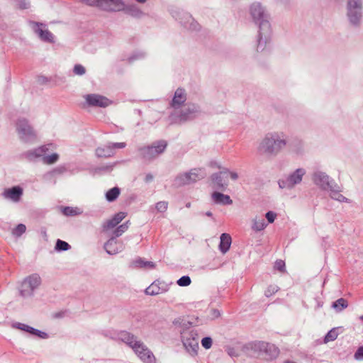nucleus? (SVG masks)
Masks as SVG:
<instances>
[{
    "mask_svg": "<svg viewBox=\"0 0 363 363\" xmlns=\"http://www.w3.org/2000/svg\"><path fill=\"white\" fill-rule=\"evenodd\" d=\"M254 350L257 357L265 360L276 358L279 353L278 348L274 345L266 342H259L255 344Z\"/></svg>",
    "mask_w": 363,
    "mask_h": 363,
    "instance_id": "1",
    "label": "nucleus"
},
{
    "mask_svg": "<svg viewBox=\"0 0 363 363\" xmlns=\"http://www.w3.org/2000/svg\"><path fill=\"white\" fill-rule=\"evenodd\" d=\"M167 145V141L164 140L155 141L151 145L142 147L140 152L144 158L152 160L162 154Z\"/></svg>",
    "mask_w": 363,
    "mask_h": 363,
    "instance_id": "2",
    "label": "nucleus"
},
{
    "mask_svg": "<svg viewBox=\"0 0 363 363\" xmlns=\"http://www.w3.org/2000/svg\"><path fill=\"white\" fill-rule=\"evenodd\" d=\"M84 1L89 6L101 7L110 12L123 11L125 6L122 0H84Z\"/></svg>",
    "mask_w": 363,
    "mask_h": 363,
    "instance_id": "3",
    "label": "nucleus"
},
{
    "mask_svg": "<svg viewBox=\"0 0 363 363\" xmlns=\"http://www.w3.org/2000/svg\"><path fill=\"white\" fill-rule=\"evenodd\" d=\"M128 228V223H123L114 230L113 235L107 236L109 238V240L105 244V249L108 254L114 255L121 250L122 245L116 240V238L126 231Z\"/></svg>",
    "mask_w": 363,
    "mask_h": 363,
    "instance_id": "4",
    "label": "nucleus"
},
{
    "mask_svg": "<svg viewBox=\"0 0 363 363\" xmlns=\"http://www.w3.org/2000/svg\"><path fill=\"white\" fill-rule=\"evenodd\" d=\"M126 216L124 212H119L116 213L111 218L107 220L102 226V233L106 236L113 235V232L117 226Z\"/></svg>",
    "mask_w": 363,
    "mask_h": 363,
    "instance_id": "5",
    "label": "nucleus"
},
{
    "mask_svg": "<svg viewBox=\"0 0 363 363\" xmlns=\"http://www.w3.org/2000/svg\"><path fill=\"white\" fill-rule=\"evenodd\" d=\"M196 333L194 331H184L182 333V342L186 350L192 354H196L199 349V342L196 339Z\"/></svg>",
    "mask_w": 363,
    "mask_h": 363,
    "instance_id": "6",
    "label": "nucleus"
},
{
    "mask_svg": "<svg viewBox=\"0 0 363 363\" xmlns=\"http://www.w3.org/2000/svg\"><path fill=\"white\" fill-rule=\"evenodd\" d=\"M40 284V278L38 275H31L26 279L21 284V294L22 296L30 294Z\"/></svg>",
    "mask_w": 363,
    "mask_h": 363,
    "instance_id": "7",
    "label": "nucleus"
},
{
    "mask_svg": "<svg viewBox=\"0 0 363 363\" xmlns=\"http://www.w3.org/2000/svg\"><path fill=\"white\" fill-rule=\"evenodd\" d=\"M85 100L89 106L105 108L112 104L108 98L99 94H87Z\"/></svg>",
    "mask_w": 363,
    "mask_h": 363,
    "instance_id": "8",
    "label": "nucleus"
},
{
    "mask_svg": "<svg viewBox=\"0 0 363 363\" xmlns=\"http://www.w3.org/2000/svg\"><path fill=\"white\" fill-rule=\"evenodd\" d=\"M286 141L283 139H279L277 136L272 135L267 137L264 141L263 145L269 152L278 150L282 147L286 145Z\"/></svg>",
    "mask_w": 363,
    "mask_h": 363,
    "instance_id": "9",
    "label": "nucleus"
},
{
    "mask_svg": "<svg viewBox=\"0 0 363 363\" xmlns=\"http://www.w3.org/2000/svg\"><path fill=\"white\" fill-rule=\"evenodd\" d=\"M134 352L144 363L156 362L154 354L143 343Z\"/></svg>",
    "mask_w": 363,
    "mask_h": 363,
    "instance_id": "10",
    "label": "nucleus"
},
{
    "mask_svg": "<svg viewBox=\"0 0 363 363\" xmlns=\"http://www.w3.org/2000/svg\"><path fill=\"white\" fill-rule=\"evenodd\" d=\"M23 192V190L21 186H16L6 189L3 192V196L4 198L10 199L13 202H18L20 201Z\"/></svg>",
    "mask_w": 363,
    "mask_h": 363,
    "instance_id": "11",
    "label": "nucleus"
},
{
    "mask_svg": "<svg viewBox=\"0 0 363 363\" xmlns=\"http://www.w3.org/2000/svg\"><path fill=\"white\" fill-rule=\"evenodd\" d=\"M132 267L135 269H152L155 267V264L151 261L138 258L132 262Z\"/></svg>",
    "mask_w": 363,
    "mask_h": 363,
    "instance_id": "12",
    "label": "nucleus"
},
{
    "mask_svg": "<svg viewBox=\"0 0 363 363\" xmlns=\"http://www.w3.org/2000/svg\"><path fill=\"white\" fill-rule=\"evenodd\" d=\"M186 101V94L182 89H177L175 91L174 98L171 103V106L178 108L182 105Z\"/></svg>",
    "mask_w": 363,
    "mask_h": 363,
    "instance_id": "13",
    "label": "nucleus"
},
{
    "mask_svg": "<svg viewBox=\"0 0 363 363\" xmlns=\"http://www.w3.org/2000/svg\"><path fill=\"white\" fill-rule=\"evenodd\" d=\"M232 243L231 236L228 233H223L220 235L219 249L223 253H225L230 247Z\"/></svg>",
    "mask_w": 363,
    "mask_h": 363,
    "instance_id": "14",
    "label": "nucleus"
},
{
    "mask_svg": "<svg viewBox=\"0 0 363 363\" xmlns=\"http://www.w3.org/2000/svg\"><path fill=\"white\" fill-rule=\"evenodd\" d=\"M121 339L127 345H128L134 351L138 348L139 345L142 343L135 340V337L130 333H124L121 336Z\"/></svg>",
    "mask_w": 363,
    "mask_h": 363,
    "instance_id": "15",
    "label": "nucleus"
},
{
    "mask_svg": "<svg viewBox=\"0 0 363 363\" xmlns=\"http://www.w3.org/2000/svg\"><path fill=\"white\" fill-rule=\"evenodd\" d=\"M16 328L20 330L26 331L29 333L35 335L41 338H46L48 337L47 333H45L44 332L39 331L38 330H35V329H34L28 325H26L25 324L18 323Z\"/></svg>",
    "mask_w": 363,
    "mask_h": 363,
    "instance_id": "16",
    "label": "nucleus"
},
{
    "mask_svg": "<svg viewBox=\"0 0 363 363\" xmlns=\"http://www.w3.org/2000/svg\"><path fill=\"white\" fill-rule=\"evenodd\" d=\"M98 157H109L113 155L114 152L111 150L109 145L98 147L96 150Z\"/></svg>",
    "mask_w": 363,
    "mask_h": 363,
    "instance_id": "17",
    "label": "nucleus"
},
{
    "mask_svg": "<svg viewBox=\"0 0 363 363\" xmlns=\"http://www.w3.org/2000/svg\"><path fill=\"white\" fill-rule=\"evenodd\" d=\"M120 194V188L115 186L108 190L106 193L105 196L108 201L112 202L116 200V199L119 196Z\"/></svg>",
    "mask_w": 363,
    "mask_h": 363,
    "instance_id": "18",
    "label": "nucleus"
},
{
    "mask_svg": "<svg viewBox=\"0 0 363 363\" xmlns=\"http://www.w3.org/2000/svg\"><path fill=\"white\" fill-rule=\"evenodd\" d=\"M213 200L217 203L229 204L232 202L230 197L219 192H214L212 195Z\"/></svg>",
    "mask_w": 363,
    "mask_h": 363,
    "instance_id": "19",
    "label": "nucleus"
},
{
    "mask_svg": "<svg viewBox=\"0 0 363 363\" xmlns=\"http://www.w3.org/2000/svg\"><path fill=\"white\" fill-rule=\"evenodd\" d=\"M61 211L66 216H76L81 213L79 208L72 206L62 207Z\"/></svg>",
    "mask_w": 363,
    "mask_h": 363,
    "instance_id": "20",
    "label": "nucleus"
},
{
    "mask_svg": "<svg viewBox=\"0 0 363 363\" xmlns=\"http://www.w3.org/2000/svg\"><path fill=\"white\" fill-rule=\"evenodd\" d=\"M338 335V328H333L325 336L324 342L327 343L328 342L334 341L335 340L337 339Z\"/></svg>",
    "mask_w": 363,
    "mask_h": 363,
    "instance_id": "21",
    "label": "nucleus"
},
{
    "mask_svg": "<svg viewBox=\"0 0 363 363\" xmlns=\"http://www.w3.org/2000/svg\"><path fill=\"white\" fill-rule=\"evenodd\" d=\"M71 248V246L65 241L57 240L55 249L57 252L66 251Z\"/></svg>",
    "mask_w": 363,
    "mask_h": 363,
    "instance_id": "22",
    "label": "nucleus"
},
{
    "mask_svg": "<svg viewBox=\"0 0 363 363\" xmlns=\"http://www.w3.org/2000/svg\"><path fill=\"white\" fill-rule=\"evenodd\" d=\"M348 306L347 301L345 298H340L333 303V307L340 311L344 308H346Z\"/></svg>",
    "mask_w": 363,
    "mask_h": 363,
    "instance_id": "23",
    "label": "nucleus"
},
{
    "mask_svg": "<svg viewBox=\"0 0 363 363\" xmlns=\"http://www.w3.org/2000/svg\"><path fill=\"white\" fill-rule=\"evenodd\" d=\"M160 288L158 285L155 283H152L150 286H149L146 290L145 292L147 294L149 295H155L158 294L160 293Z\"/></svg>",
    "mask_w": 363,
    "mask_h": 363,
    "instance_id": "24",
    "label": "nucleus"
},
{
    "mask_svg": "<svg viewBox=\"0 0 363 363\" xmlns=\"http://www.w3.org/2000/svg\"><path fill=\"white\" fill-rule=\"evenodd\" d=\"M59 156L56 153H53L50 155L46 156L43 157L44 163L47 164H52L57 161Z\"/></svg>",
    "mask_w": 363,
    "mask_h": 363,
    "instance_id": "25",
    "label": "nucleus"
},
{
    "mask_svg": "<svg viewBox=\"0 0 363 363\" xmlns=\"http://www.w3.org/2000/svg\"><path fill=\"white\" fill-rule=\"evenodd\" d=\"M38 32L40 37L43 40H46V41L52 40V34L49 31L39 29Z\"/></svg>",
    "mask_w": 363,
    "mask_h": 363,
    "instance_id": "26",
    "label": "nucleus"
},
{
    "mask_svg": "<svg viewBox=\"0 0 363 363\" xmlns=\"http://www.w3.org/2000/svg\"><path fill=\"white\" fill-rule=\"evenodd\" d=\"M191 281L189 277L184 276L177 280V283L180 286H187L190 285Z\"/></svg>",
    "mask_w": 363,
    "mask_h": 363,
    "instance_id": "27",
    "label": "nucleus"
},
{
    "mask_svg": "<svg viewBox=\"0 0 363 363\" xmlns=\"http://www.w3.org/2000/svg\"><path fill=\"white\" fill-rule=\"evenodd\" d=\"M26 227L23 224H18L13 230V233L16 236H21L26 232Z\"/></svg>",
    "mask_w": 363,
    "mask_h": 363,
    "instance_id": "28",
    "label": "nucleus"
},
{
    "mask_svg": "<svg viewBox=\"0 0 363 363\" xmlns=\"http://www.w3.org/2000/svg\"><path fill=\"white\" fill-rule=\"evenodd\" d=\"M274 269L280 272H285V262L282 259H278L274 263Z\"/></svg>",
    "mask_w": 363,
    "mask_h": 363,
    "instance_id": "29",
    "label": "nucleus"
},
{
    "mask_svg": "<svg viewBox=\"0 0 363 363\" xmlns=\"http://www.w3.org/2000/svg\"><path fill=\"white\" fill-rule=\"evenodd\" d=\"M168 203L166 201H160L156 203L155 208L158 212L163 213L167 209Z\"/></svg>",
    "mask_w": 363,
    "mask_h": 363,
    "instance_id": "30",
    "label": "nucleus"
},
{
    "mask_svg": "<svg viewBox=\"0 0 363 363\" xmlns=\"http://www.w3.org/2000/svg\"><path fill=\"white\" fill-rule=\"evenodd\" d=\"M303 174V172L301 169H298L291 177V179L293 180L294 183H298L301 182Z\"/></svg>",
    "mask_w": 363,
    "mask_h": 363,
    "instance_id": "31",
    "label": "nucleus"
},
{
    "mask_svg": "<svg viewBox=\"0 0 363 363\" xmlns=\"http://www.w3.org/2000/svg\"><path fill=\"white\" fill-rule=\"evenodd\" d=\"M201 345L205 349H209L212 346V339L209 337H206L201 340Z\"/></svg>",
    "mask_w": 363,
    "mask_h": 363,
    "instance_id": "32",
    "label": "nucleus"
},
{
    "mask_svg": "<svg viewBox=\"0 0 363 363\" xmlns=\"http://www.w3.org/2000/svg\"><path fill=\"white\" fill-rule=\"evenodd\" d=\"M74 72L75 74H77V75H82L85 73L86 72V69L85 68L81 65H76L74 67Z\"/></svg>",
    "mask_w": 363,
    "mask_h": 363,
    "instance_id": "33",
    "label": "nucleus"
},
{
    "mask_svg": "<svg viewBox=\"0 0 363 363\" xmlns=\"http://www.w3.org/2000/svg\"><path fill=\"white\" fill-rule=\"evenodd\" d=\"M111 150L113 151L115 149H122L126 145L125 143H114L108 145Z\"/></svg>",
    "mask_w": 363,
    "mask_h": 363,
    "instance_id": "34",
    "label": "nucleus"
},
{
    "mask_svg": "<svg viewBox=\"0 0 363 363\" xmlns=\"http://www.w3.org/2000/svg\"><path fill=\"white\" fill-rule=\"evenodd\" d=\"M276 218H277V214L272 211H269L266 213V218L267 219L268 222L270 223H273Z\"/></svg>",
    "mask_w": 363,
    "mask_h": 363,
    "instance_id": "35",
    "label": "nucleus"
},
{
    "mask_svg": "<svg viewBox=\"0 0 363 363\" xmlns=\"http://www.w3.org/2000/svg\"><path fill=\"white\" fill-rule=\"evenodd\" d=\"M354 358L357 360L363 359V347H359L354 354Z\"/></svg>",
    "mask_w": 363,
    "mask_h": 363,
    "instance_id": "36",
    "label": "nucleus"
},
{
    "mask_svg": "<svg viewBox=\"0 0 363 363\" xmlns=\"http://www.w3.org/2000/svg\"><path fill=\"white\" fill-rule=\"evenodd\" d=\"M264 227H265V225L263 221H261V222L255 221V222L254 228L256 230H262L264 228Z\"/></svg>",
    "mask_w": 363,
    "mask_h": 363,
    "instance_id": "37",
    "label": "nucleus"
},
{
    "mask_svg": "<svg viewBox=\"0 0 363 363\" xmlns=\"http://www.w3.org/2000/svg\"><path fill=\"white\" fill-rule=\"evenodd\" d=\"M349 6L352 7H358L359 6V0H349Z\"/></svg>",
    "mask_w": 363,
    "mask_h": 363,
    "instance_id": "38",
    "label": "nucleus"
},
{
    "mask_svg": "<svg viewBox=\"0 0 363 363\" xmlns=\"http://www.w3.org/2000/svg\"><path fill=\"white\" fill-rule=\"evenodd\" d=\"M228 174H229V175L230 176V177L233 179H236L238 178V174L235 173V172H228Z\"/></svg>",
    "mask_w": 363,
    "mask_h": 363,
    "instance_id": "39",
    "label": "nucleus"
},
{
    "mask_svg": "<svg viewBox=\"0 0 363 363\" xmlns=\"http://www.w3.org/2000/svg\"><path fill=\"white\" fill-rule=\"evenodd\" d=\"M113 167V165L107 166V167H106L101 168V170H108V171H111V170H112Z\"/></svg>",
    "mask_w": 363,
    "mask_h": 363,
    "instance_id": "40",
    "label": "nucleus"
},
{
    "mask_svg": "<svg viewBox=\"0 0 363 363\" xmlns=\"http://www.w3.org/2000/svg\"><path fill=\"white\" fill-rule=\"evenodd\" d=\"M152 179V175H147L146 177V180L148 181V180H150Z\"/></svg>",
    "mask_w": 363,
    "mask_h": 363,
    "instance_id": "41",
    "label": "nucleus"
},
{
    "mask_svg": "<svg viewBox=\"0 0 363 363\" xmlns=\"http://www.w3.org/2000/svg\"><path fill=\"white\" fill-rule=\"evenodd\" d=\"M135 1L138 3L143 4V3L146 2L147 0H135Z\"/></svg>",
    "mask_w": 363,
    "mask_h": 363,
    "instance_id": "42",
    "label": "nucleus"
},
{
    "mask_svg": "<svg viewBox=\"0 0 363 363\" xmlns=\"http://www.w3.org/2000/svg\"><path fill=\"white\" fill-rule=\"evenodd\" d=\"M323 179H325L326 180H328V177H327V176H323Z\"/></svg>",
    "mask_w": 363,
    "mask_h": 363,
    "instance_id": "43",
    "label": "nucleus"
},
{
    "mask_svg": "<svg viewBox=\"0 0 363 363\" xmlns=\"http://www.w3.org/2000/svg\"><path fill=\"white\" fill-rule=\"evenodd\" d=\"M286 363H295V362H286Z\"/></svg>",
    "mask_w": 363,
    "mask_h": 363,
    "instance_id": "44",
    "label": "nucleus"
},
{
    "mask_svg": "<svg viewBox=\"0 0 363 363\" xmlns=\"http://www.w3.org/2000/svg\"><path fill=\"white\" fill-rule=\"evenodd\" d=\"M362 320H363V315L360 318Z\"/></svg>",
    "mask_w": 363,
    "mask_h": 363,
    "instance_id": "45",
    "label": "nucleus"
}]
</instances>
